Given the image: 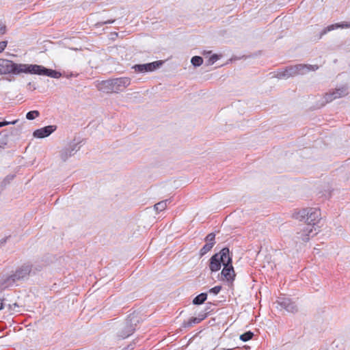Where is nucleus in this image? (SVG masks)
<instances>
[{"label": "nucleus", "mask_w": 350, "mask_h": 350, "mask_svg": "<svg viewBox=\"0 0 350 350\" xmlns=\"http://www.w3.org/2000/svg\"><path fill=\"white\" fill-rule=\"evenodd\" d=\"M31 269V265L25 263L18 267L12 274L0 275V288L5 289L14 286L16 282L27 280Z\"/></svg>", "instance_id": "obj_1"}, {"label": "nucleus", "mask_w": 350, "mask_h": 350, "mask_svg": "<svg viewBox=\"0 0 350 350\" xmlns=\"http://www.w3.org/2000/svg\"><path fill=\"white\" fill-rule=\"evenodd\" d=\"M131 84L129 77L111 79L100 82L97 88L105 93H118L124 91Z\"/></svg>", "instance_id": "obj_2"}, {"label": "nucleus", "mask_w": 350, "mask_h": 350, "mask_svg": "<svg viewBox=\"0 0 350 350\" xmlns=\"http://www.w3.org/2000/svg\"><path fill=\"white\" fill-rule=\"evenodd\" d=\"M321 211L317 208L308 207L303 208L295 215V217L300 221H304L306 225H310L316 231V226L321 220Z\"/></svg>", "instance_id": "obj_3"}, {"label": "nucleus", "mask_w": 350, "mask_h": 350, "mask_svg": "<svg viewBox=\"0 0 350 350\" xmlns=\"http://www.w3.org/2000/svg\"><path fill=\"white\" fill-rule=\"evenodd\" d=\"M139 323V319L136 314L133 313L129 315L127 319L120 325L117 337L120 339L129 337L134 333Z\"/></svg>", "instance_id": "obj_4"}, {"label": "nucleus", "mask_w": 350, "mask_h": 350, "mask_svg": "<svg viewBox=\"0 0 350 350\" xmlns=\"http://www.w3.org/2000/svg\"><path fill=\"white\" fill-rule=\"evenodd\" d=\"M30 64H16L11 60L0 59V75L28 73Z\"/></svg>", "instance_id": "obj_5"}, {"label": "nucleus", "mask_w": 350, "mask_h": 350, "mask_svg": "<svg viewBox=\"0 0 350 350\" xmlns=\"http://www.w3.org/2000/svg\"><path fill=\"white\" fill-rule=\"evenodd\" d=\"M230 256L228 247H224L219 253L215 254L210 258L209 268L212 272H215L221 269V265L226 264V260Z\"/></svg>", "instance_id": "obj_6"}, {"label": "nucleus", "mask_w": 350, "mask_h": 350, "mask_svg": "<svg viewBox=\"0 0 350 350\" xmlns=\"http://www.w3.org/2000/svg\"><path fill=\"white\" fill-rule=\"evenodd\" d=\"M29 70H27L29 74H34L38 75H44L50 77L54 79H58L62 77V73L55 70L46 68L43 66L37 64H30Z\"/></svg>", "instance_id": "obj_7"}, {"label": "nucleus", "mask_w": 350, "mask_h": 350, "mask_svg": "<svg viewBox=\"0 0 350 350\" xmlns=\"http://www.w3.org/2000/svg\"><path fill=\"white\" fill-rule=\"evenodd\" d=\"M235 273L232 266V255L226 260V264L224 263V268L221 272V278L228 282H232L235 278Z\"/></svg>", "instance_id": "obj_8"}, {"label": "nucleus", "mask_w": 350, "mask_h": 350, "mask_svg": "<svg viewBox=\"0 0 350 350\" xmlns=\"http://www.w3.org/2000/svg\"><path fill=\"white\" fill-rule=\"evenodd\" d=\"M319 230L314 231V228L310 225H306L299 231L297 232L295 239L297 241L307 242L310 238L318 233Z\"/></svg>", "instance_id": "obj_9"}, {"label": "nucleus", "mask_w": 350, "mask_h": 350, "mask_svg": "<svg viewBox=\"0 0 350 350\" xmlns=\"http://www.w3.org/2000/svg\"><path fill=\"white\" fill-rule=\"evenodd\" d=\"M162 64L161 61H156L148 64H136L133 66V68L137 72H152L161 66Z\"/></svg>", "instance_id": "obj_10"}, {"label": "nucleus", "mask_w": 350, "mask_h": 350, "mask_svg": "<svg viewBox=\"0 0 350 350\" xmlns=\"http://www.w3.org/2000/svg\"><path fill=\"white\" fill-rule=\"evenodd\" d=\"M80 146L79 143H70L68 147L62 149L60 151V157L63 161H66L70 157L74 155L79 150Z\"/></svg>", "instance_id": "obj_11"}, {"label": "nucleus", "mask_w": 350, "mask_h": 350, "mask_svg": "<svg viewBox=\"0 0 350 350\" xmlns=\"http://www.w3.org/2000/svg\"><path fill=\"white\" fill-rule=\"evenodd\" d=\"M277 303L281 308L288 312L295 313L298 310V308L295 302L288 297H279Z\"/></svg>", "instance_id": "obj_12"}, {"label": "nucleus", "mask_w": 350, "mask_h": 350, "mask_svg": "<svg viewBox=\"0 0 350 350\" xmlns=\"http://www.w3.org/2000/svg\"><path fill=\"white\" fill-rule=\"evenodd\" d=\"M57 129L56 126L49 125L44 126L43 128L36 130L33 135L37 138H44L49 136L53 132H54Z\"/></svg>", "instance_id": "obj_13"}, {"label": "nucleus", "mask_w": 350, "mask_h": 350, "mask_svg": "<svg viewBox=\"0 0 350 350\" xmlns=\"http://www.w3.org/2000/svg\"><path fill=\"white\" fill-rule=\"evenodd\" d=\"M295 68L297 70V73L298 75H305L310 71H315L319 68L317 65H310V64H296Z\"/></svg>", "instance_id": "obj_14"}, {"label": "nucleus", "mask_w": 350, "mask_h": 350, "mask_svg": "<svg viewBox=\"0 0 350 350\" xmlns=\"http://www.w3.org/2000/svg\"><path fill=\"white\" fill-rule=\"evenodd\" d=\"M349 28L350 27V23H336L333 25H330L326 27H325L320 33V38H322L324 35H325L327 33L334 30L338 28Z\"/></svg>", "instance_id": "obj_15"}, {"label": "nucleus", "mask_w": 350, "mask_h": 350, "mask_svg": "<svg viewBox=\"0 0 350 350\" xmlns=\"http://www.w3.org/2000/svg\"><path fill=\"white\" fill-rule=\"evenodd\" d=\"M207 313H200L197 317H191L187 322H184L183 325L185 327H191L193 324L200 323L206 317Z\"/></svg>", "instance_id": "obj_16"}, {"label": "nucleus", "mask_w": 350, "mask_h": 350, "mask_svg": "<svg viewBox=\"0 0 350 350\" xmlns=\"http://www.w3.org/2000/svg\"><path fill=\"white\" fill-rule=\"evenodd\" d=\"M332 92L333 94V96H334L333 97L334 99L343 97L348 94L347 90L345 87L337 88V89L332 91Z\"/></svg>", "instance_id": "obj_17"}, {"label": "nucleus", "mask_w": 350, "mask_h": 350, "mask_svg": "<svg viewBox=\"0 0 350 350\" xmlns=\"http://www.w3.org/2000/svg\"><path fill=\"white\" fill-rule=\"evenodd\" d=\"M170 202L171 199H166L165 200L161 201L154 206V209L158 212L162 211L166 208L167 204Z\"/></svg>", "instance_id": "obj_18"}, {"label": "nucleus", "mask_w": 350, "mask_h": 350, "mask_svg": "<svg viewBox=\"0 0 350 350\" xmlns=\"http://www.w3.org/2000/svg\"><path fill=\"white\" fill-rule=\"evenodd\" d=\"M207 299V294L206 293H202L197 295L193 299V304L194 305H200L203 304Z\"/></svg>", "instance_id": "obj_19"}, {"label": "nucleus", "mask_w": 350, "mask_h": 350, "mask_svg": "<svg viewBox=\"0 0 350 350\" xmlns=\"http://www.w3.org/2000/svg\"><path fill=\"white\" fill-rule=\"evenodd\" d=\"M213 243H206L202 248L201 250H200L199 252V256L200 257H202L203 256H204L206 254H207L209 251L211 250V249L213 248Z\"/></svg>", "instance_id": "obj_20"}, {"label": "nucleus", "mask_w": 350, "mask_h": 350, "mask_svg": "<svg viewBox=\"0 0 350 350\" xmlns=\"http://www.w3.org/2000/svg\"><path fill=\"white\" fill-rule=\"evenodd\" d=\"M191 62L192 65L196 67L200 66L203 63V59L200 56L196 55L191 58Z\"/></svg>", "instance_id": "obj_21"}, {"label": "nucleus", "mask_w": 350, "mask_h": 350, "mask_svg": "<svg viewBox=\"0 0 350 350\" xmlns=\"http://www.w3.org/2000/svg\"><path fill=\"white\" fill-rule=\"evenodd\" d=\"M39 116H40V112L37 110H34V111H30L27 112L26 114V118H27V119H28L29 120H33L36 118L38 117Z\"/></svg>", "instance_id": "obj_22"}, {"label": "nucleus", "mask_w": 350, "mask_h": 350, "mask_svg": "<svg viewBox=\"0 0 350 350\" xmlns=\"http://www.w3.org/2000/svg\"><path fill=\"white\" fill-rule=\"evenodd\" d=\"M253 336H254L253 332L248 331V332H246L244 334H241L240 336V339L242 341L246 342V341H248L249 340L252 339Z\"/></svg>", "instance_id": "obj_23"}, {"label": "nucleus", "mask_w": 350, "mask_h": 350, "mask_svg": "<svg viewBox=\"0 0 350 350\" xmlns=\"http://www.w3.org/2000/svg\"><path fill=\"white\" fill-rule=\"evenodd\" d=\"M286 69L288 77H295V76L297 75L295 65L287 67Z\"/></svg>", "instance_id": "obj_24"}, {"label": "nucleus", "mask_w": 350, "mask_h": 350, "mask_svg": "<svg viewBox=\"0 0 350 350\" xmlns=\"http://www.w3.org/2000/svg\"><path fill=\"white\" fill-rule=\"evenodd\" d=\"M215 234L213 232L209 233L204 239V241L208 243H213V245L215 244Z\"/></svg>", "instance_id": "obj_25"}, {"label": "nucleus", "mask_w": 350, "mask_h": 350, "mask_svg": "<svg viewBox=\"0 0 350 350\" xmlns=\"http://www.w3.org/2000/svg\"><path fill=\"white\" fill-rule=\"evenodd\" d=\"M333 94L332 92H329L327 93H326L324 96V99L325 100V103H329V102H332V100H335L333 97Z\"/></svg>", "instance_id": "obj_26"}, {"label": "nucleus", "mask_w": 350, "mask_h": 350, "mask_svg": "<svg viewBox=\"0 0 350 350\" xmlns=\"http://www.w3.org/2000/svg\"><path fill=\"white\" fill-rule=\"evenodd\" d=\"M219 59V56L216 54H214L210 57V58L208 60V64L212 65L217 60Z\"/></svg>", "instance_id": "obj_27"}, {"label": "nucleus", "mask_w": 350, "mask_h": 350, "mask_svg": "<svg viewBox=\"0 0 350 350\" xmlns=\"http://www.w3.org/2000/svg\"><path fill=\"white\" fill-rule=\"evenodd\" d=\"M115 22V19H109V20H107V21H100V22H98L96 23V25L98 27H102L103 25H107V24H111V23H113Z\"/></svg>", "instance_id": "obj_28"}, {"label": "nucleus", "mask_w": 350, "mask_h": 350, "mask_svg": "<svg viewBox=\"0 0 350 350\" xmlns=\"http://www.w3.org/2000/svg\"><path fill=\"white\" fill-rule=\"evenodd\" d=\"M277 77L279 78V79L289 78L288 76V73H287L286 69H285L283 71L279 72L277 74Z\"/></svg>", "instance_id": "obj_29"}, {"label": "nucleus", "mask_w": 350, "mask_h": 350, "mask_svg": "<svg viewBox=\"0 0 350 350\" xmlns=\"http://www.w3.org/2000/svg\"><path fill=\"white\" fill-rule=\"evenodd\" d=\"M221 289V286H215L209 290V293H213L214 295H217L220 292Z\"/></svg>", "instance_id": "obj_30"}, {"label": "nucleus", "mask_w": 350, "mask_h": 350, "mask_svg": "<svg viewBox=\"0 0 350 350\" xmlns=\"http://www.w3.org/2000/svg\"><path fill=\"white\" fill-rule=\"evenodd\" d=\"M17 122H18L17 120L12 121V122H8V121L0 122V127L7 126L9 124H15Z\"/></svg>", "instance_id": "obj_31"}, {"label": "nucleus", "mask_w": 350, "mask_h": 350, "mask_svg": "<svg viewBox=\"0 0 350 350\" xmlns=\"http://www.w3.org/2000/svg\"><path fill=\"white\" fill-rule=\"evenodd\" d=\"M8 42L7 41H1L0 42V53L3 52L5 47L7 46Z\"/></svg>", "instance_id": "obj_32"}, {"label": "nucleus", "mask_w": 350, "mask_h": 350, "mask_svg": "<svg viewBox=\"0 0 350 350\" xmlns=\"http://www.w3.org/2000/svg\"><path fill=\"white\" fill-rule=\"evenodd\" d=\"M16 307H18V305L16 303L8 305V308L10 310H14Z\"/></svg>", "instance_id": "obj_33"}, {"label": "nucleus", "mask_w": 350, "mask_h": 350, "mask_svg": "<svg viewBox=\"0 0 350 350\" xmlns=\"http://www.w3.org/2000/svg\"><path fill=\"white\" fill-rule=\"evenodd\" d=\"M3 299L0 298V310L3 308Z\"/></svg>", "instance_id": "obj_34"}, {"label": "nucleus", "mask_w": 350, "mask_h": 350, "mask_svg": "<svg viewBox=\"0 0 350 350\" xmlns=\"http://www.w3.org/2000/svg\"><path fill=\"white\" fill-rule=\"evenodd\" d=\"M0 33H4V28L0 26Z\"/></svg>", "instance_id": "obj_35"}]
</instances>
